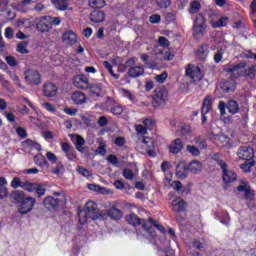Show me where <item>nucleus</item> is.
I'll return each instance as SVG.
<instances>
[{
	"instance_id": "nucleus-1",
	"label": "nucleus",
	"mask_w": 256,
	"mask_h": 256,
	"mask_svg": "<svg viewBox=\"0 0 256 256\" xmlns=\"http://www.w3.org/2000/svg\"><path fill=\"white\" fill-rule=\"evenodd\" d=\"M102 217L101 210L97 207V204L93 201H88L83 210L78 212V218L80 225H85L87 219H92V221H97Z\"/></svg>"
},
{
	"instance_id": "nucleus-2",
	"label": "nucleus",
	"mask_w": 256,
	"mask_h": 256,
	"mask_svg": "<svg viewBox=\"0 0 256 256\" xmlns=\"http://www.w3.org/2000/svg\"><path fill=\"white\" fill-rule=\"evenodd\" d=\"M205 33H207V20L203 14H197L192 26V35L194 39H203Z\"/></svg>"
},
{
	"instance_id": "nucleus-3",
	"label": "nucleus",
	"mask_w": 256,
	"mask_h": 256,
	"mask_svg": "<svg viewBox=\"0 0 256 256\" xmlns=\"http://www.w3.org/2000/svg\"><path fill=\"white\" fill-rule=\"evenodd\" d=\"M214 160L222 171V181H224V183H233V181H237V174L235 171L229 169L226 161L219 159V154L214 155Z\"/></svg>"
},
{
	"instance_id": "nucleus-4",
	"label": "nucleus",
	"mask_w": 256,
	"mask_h": 256,
	"mask_svg": "<svg viewBox=\"0 0 256 256\" xmlns=\"http://www.w3.org/2000/svg\"><path fill=\"white\" fill-rule=\"evenodd\" d=\"M169 97V92L165 86L157 87L154 90V94L152 97V105L153 107H161L167 103V99Z\"/></svg>"
},
{
	"instance_id": "nucleus-5",
	"label": "nucleus",
	"mask_w": 256,
	"mask_h": 256,
	"mask_svg": "<svg viewBox=\"0 0 256 256\" xmlns=\"http://www.w3.org/2000/svg\"><path fill=\"white\" fill-rule=\"evenodd\" d=\"M247 68V63L240 62L236 65H228L224 68V71L226 73H230V77L232 79H238V77H243L244 75V69Z\"/></svg>"
},
{
	"instance_id": "nucleus-6",
	"label": "nucleus",
	"mask_w": 256,
	"mask_h": 256,
	"mask_svg": "<svg viewBox=\"0 0 256 256\" xmlns=\"http://www.w3.org/2000/svg\"><path fill=\"white\" fill-rule=\"evenodd\" d=\"M36 203L37 200L35 198L27 196L21 202L18 212L20 213V215H27V213H31V211H33V207H35Z\"/></svg>"
},
{
	"instance_id": "nucleus-7",
	"label": "nucleus",
	"mask_w": 256,
	"mask_h": 256,
	"mask_svg": "<svg viewBox=\"0 0 256 256\" xmlns=\"http://www.w3.org/2000/svg\"><path fill=\"white\" fill-rule=\"evenodd\" d=\"M237 157L242 161H253L255 150L251 146H241L237 151Z\"/></svg>"
},
{
	"instance_id": "nucleus-8",
	"label": "nucleus",
	"mask_w": 256,
	"mask_h": 256,
	"mask_svg": "<svg viewBox=\"0 0 256 256\" xmlns=\"http://www.w3.org/2000/svg\"><path fill=\"white\" fill-rule=\"evenodd\" d=\"M25 80L29 85H41V74L37 70L29 69L25 72Z\"/></svg>"
},
{
	"instance_id": "nucleus-9",
	"label": "nucleus",
	"mask_w": 256,
	"mask_h": 256,
	"mask_svg": "<svg viewBox=\"0 0 256 256\" xmlns=\"http://www.w3.org/2000/svg\"><path fill=\"white\" fill-rule=\"evenodd\" d=\"M51 21H53V17H42L36 24V29L40 31V33H47V31H51V29L53 28V24L51 23Z\"/></svg>"
},
{
	"instance_id": "nucleus-10",
	"label": "nucleus",
	"mask_w": 256,
	"mask_h": 256,
	"mask_svg": "<svg viewBox=\"0 0 256 256\" xmlns=\"http://www.w3.org/2000/svg\"><path fill=\"white\" fill-rule=\"evenodd\" d=\"M143 147L146 149L147 155L149 157H157V152H155V141L151 137H144L142 139Z\"/></svg>"
},
{
	"instance_id": "nucleus-11",
	"label": "nucleus",
	"mask_w": 256,
	"mask_h": 256,
	"mask_svg": "<svg viewBox=\"0 0 256 256\" xmlns=\"http://www.w3.org/2000/svg\"><path fill=\"white\" fill-rule=\"evenodd\" d=\"M62 43L69 45L70 47L77 43V34L73 30H67L62 34Z\"/></svg>"
},
{
	"instance_id": "nucleus-12",
	"label": "nucleus",
	"mask_w": 256,
	"mask_h": 256,
	"mask_svg": "<svg viewBox=\"0 0 256 256\" xmlns=\"http://www.w3.org/2000/svg\"><path fill=\"white\" fill-rule=\"evenodd\" d=\"M184 148H185V144L183 143V140H181L180 138H177L171 142L169 146V151L173 155H178V153H181V151H183Z\"/></svg>"
},
{
	"instance_id": "nucleus-13",
	"label": "nucleus",
	"mask_w": 256,
	"mask_h": 256,
	"mask_svg": "<svg viewBox=\"0 0 256 256\" xmlns=\"http://www.w3.org/2000/svg\"><path fill=\"white\" fill-rule=\"evenodd\" d=\"M221 89L224 91V93H233L237 89V83H235V80L231 78L230 80H224L220 83Z\"/></svg>"
},
{
	"instance_id": "nucleus-14",
	"label": "nucleus",
	"mask_w": 256,
	"mask_h": 256,
	"mask_svg": "<svg viewBox=\"0 0 256 256\" xmlns=\"http://www.w3.org/2000/svg\"><path fill=\"white\" fill-rule=\"evenodd\" d=\"M43 205L50 211H56V209H59V199H55L53 196H48L43 200Z\"/></svg>"
},
{
	"instance_id": "nucleus-15",
	"label": "nucleus",
	"mask_w": 256,
	"mask_h": 256,
	"mask_svg": "<svg viewBox=\"0 0 256 256\" xmlns=\"http://www.w3.org/2000/svg\"><path fill=\"white\" fill-rule=\"evenodd\" d=\"M238 191L243 192L244 191V198L247 201H254L255 200V191L251 190V186L247 184H243L238 186Z\"/></svg>"
},
{
	"instance_id": "nucleus-16",
	"label": "nucleus",
	"mask_w": 256,
	"mask_h": 256,
	"mask_svg": "<svg viewBox=\"0 0 256 256\" xmlns=\"http://www.w3.org/2000/svg\"><path fill=\"white\" fill-rule=\"evenodd\" d=\"M84 91H87L90 97H100L103 89L99 84H89L84 88Z\"/></svg>"
},
{
	"instance_id": "nucleus-17",
	"label": "nucleus",
	"mask_w": 256,
	"mask_h": 256,
	"mask_svg": "<svg viewBox=\"0 0 256 256\" xmlns=\"http://www.w3.org/2000/svg\"><path fill=\"white\" fill-rule=\"evenodd\" d=\"M215 141L217 145H220V147H231V145H233L231 138L225 134L216 135Z\"/></svg>"
},
{
	"instance_id": "nucleus-18",
	"label": "nucleus",
	"mask_w": 256,
	"mask_h": 256,
	"mask_svg": "<svg viewBox=\"0 0 256 256\" xmlns=\"http://www.w3.org/2000/svg\"><path fill=\"white\" fill-rule=\"evenodd\" d=\"M57 86L53 83H45L43 93L45 97H55L57 95Z\"/></svg>"
},
{
	"instance_id": "nucleus-19",
	"label": "nucleus",
	"mask_w": 256,
	"mask_h": 256,
	"mask_svg": "<svg viewBox=\"0 0 256 256\" xmlns=\"http://www.w3.org/2000/svg\"><path fill=\"white\" fill-rule=\"evenodd\" d=\"M90 21L92 23H103L105 21V12L101 10H94L90 14Z\"/></svg>"
},
{
	"instance_id": "nucleus-20",
	"label": "nucleus",
	"mask_w": 256,
	"mask_h": 256,
	"mask_svg": "<svg viewBox=\"0 0 256 256\" xmlns=\"http://www.w3.org/2000/svg\"><path fill=\"white\" fill-rule=\"evenodd\" d=\"M128 75L132 78V79H137V77H141L143 75H145V68H143V66H134L131 67L128 70Z\"/></svg>"
},
{
	"instance_id": "nucleus-21",
	"label": "nucleus",
	"mask_w": 256,
	"mask_h": 256,
	"mask_svg": "<svg viewBox=\"0 0 256 256\" xmlns=\"http://www.w3.org/2000/svg\"><path fill=\"white\" fill-rule=\"evenodd\" d=\"M187 175H189V168L185 164L179 163L176 166V176L178 179H186Z\"/></svg>"
},
{
	"instance_id": "nucleus-22",
	"label": "nucleus",
	"mask_w": 256,
	"mask_h": 256,
	"mask_svg": "<svg viewBox=\"0 0 256 256\" xmlns=\"http://www.w3.org/2000/svg\"><path fill=\"white\" fill-rule=\"evenodd\" d=\"M208 55H209V46H207L206 44L201 45L196 52V57L200 61H205Z\"/></svg>"
},
{
	"instance_id": "nucleus-23",
	"label": "nucleus",
	"mask_w": 256,
	"mask_h": 256,
	"mask_svg": "<svg viewBox=\"0 0 256 256\" xmlns=\"http://www.w3.org/2000/svg\"><path fill=\"white\" fill-rule=\"evenodd\" d=\"M107 215L110 219H113V221H119V219L123 217V212L120 209L112 207L107 210Z\"/></svg>"
},
{
	"instance_id": "nucleus-24",
	"label": "nucleus",
	"mask_w": 256,
	"mask_h": 256,
	"mask_svg": "<svg viewBox=\"0 0 256 256\" xmlns=\"http://www.w3.org/2000/svg\"><path fill=\"white\" fill-rule=\"evenodd\" d=\"M172 209L175 213H181V211H185V200L183 198H177L172 201Z\"/></svg>"
},
{
	"instance_id": "nucleus-25",
	"label": "nucleus",
	"mask_w": 256,
	"mask_h": 256,
	"mask_svg": "<svg viewBox=\"0 0 256 256\" xmlns=\"http://www.w3.org/2000/svg\"><path fill=\"white\" fill-rule=\"evenodd\" d=\"M58 11H67L69 9V0H51Z\"/></svg>"
},
{
	"instance_id": "nucleus-26",
	"label": "nucleus",
	"mask_w": 256,
	"mask_h": 256,
	"mask_svg": "<svg viewBox=\"0 0 256 256\" xmlns=\"http://www.w3.org/2000/svg\"><path fill=\"white\" fill-rule=\"evenodd\" d=\"M202 169L203 164H201V162L197 160L192 161L188 166V171H190V173H193L194 175H197V173H201Z\"/></svg>"
},
{
	"instance_id": "nucleus-27",
	"label": "nucleus",
	"mask_w": 256,
	"mask_h": 256,
	"mask_svg": "<svg viewBox=\"0 0 256 256\" xmlns=\"http://www.w3.org/2000/svg\"><path fill=\"white\" fill-rule=\"evenodd\" d=\"M10 197L12 199V203H21L26 198L25 192L21 190H15L12 192Z\"/></svg>"
},
{
	"instance_id": "nucleus-28",
	"label": "nucleus",
	"mask_w": 256,
	"mask_h": 256,
	"mask_svg": "<svg viewBox=\"0 0 256 256\" xmlns=\"http://www.w3.org/2000/svg\"><path fill=\"white\" fill-rule=\"evenodd\" d=\"M201 11V3L197 0L190 2V6L188 8V12L190 15H199Z\"/></svg>"
},
{
	"instance_id": "nucleus-29",
	"label": "nucleus",
	"mask_w": 256,
	"mask_h": 256,
	"mask_svg": "<svg viewBox=\"0 0 256 256\" xmlns=\"http://www.w3.org/2000/svg\"><path fill=\"white\" fill-rule=\"evenodd\" d=\"M72 100L76 105H83V103H86L87 98L83 92H74L72 94Z\"/></svg>"
},
{
	"instance_id": "nucleus-30",
	"label": "nucleus",
	"mask_w": 256,
	"mask_h": 256,
	"mask_svg": "<svg viewBox=\"0 0 256 256\" xmlns=\"http://www.w3.org/2000/svg\"><path fill=\"white\" fill-rule=\"evenodd\" d=\"M213 107V97L211 95H207L203 101L202 111L203 113H209L211 108Z\"/></svg>"
},
{
	"instance_id": "nucleus-31",
	"label": "nucleus",
	"mask_w": 256,
	"mask_h": 256,
	"mask_svg": "<svg viewBox=\"0 0 256 256\" xmlns=\"http://www.w3.org/2000/svg\"><path fill=\"white\" fill-rule=\"evenodd\" d=\"M227 21H229L228 17H222L217 21L210 19V25L213 29H219V27H225L227 25Z\"/></svg>"
},
{
	"instance_id": "nucleus-32",
	"label": "nucleus",
	"mask_w": 256,
	"mask_h": 256,
	"mask_svg": "<svg viewBox=\"0 0 256 256\" xmlns=\"http://www.w3.org/2000/svg\"><path fill=\"white\" fill-rule=\"evenodd\" d=\"M201 73V68L196 67L193 64H188L186 67V77H190L191 79H195V75Z\"/></svg>"
},
{
	"instance_id": "nucleus-33",
	"label": "nucleus",
	"mask_w": 256,
	"mask_h": 256,
	"mask_svg": "<svg viewBox=\"0 0 256 256\" xmlns=\"http://www.w3.org/2000/svg\"><path fill=\"white\" fill-rule=\"evenodd\" d=\"M126 222L133 227H137V225H141V218L137 216V214H129L126 216Z\"/></svg>"
},
{
	"instance_id": "nucleus-34",
	"label": "nucleus",
	"mask_w": 256,
	"mask_h": 256,
	"mask_svg": "<svg viewBox=\"0 0 256 256\" xmlns=\"http://www.w3.org/2000/svg\"><path fill=\"white\" fill-rule=\"evenodd\" d=\"M227 109L231 115H236V113H239V104L235 100H230L227 103Z\"/></svg>"
},
{
	"instance_id": "nucleus-35",
	"label": "nucleus",
	"mask_w": 256,
	"mask_h": 256,
	"mask_svg": "<svg viewBox=\"0 0 256 256\" xmlns=\"http://www.w3.org/2000/svg\"><path fill=\"white\" fill-rule=\"evenodd\" d=\"M83 145H85V138L82 137L81 135H76L75 147L77 151H79L80 153L85 152V147H83Z\"/></svg>"
},
{
	"instance_id": "nucleus-36",
	"label": "nucleus",
	"mask_w": 256,
	"mask_h": 256,
	"mask_svg": "<svg viewBox=\"0 0 256 256\" xmlns=\"http://www.w3.org/2000/svg\"><path fill=\"white\" fill-rule=\"evenodd\" d=\"M194 143L199 149H207V140L203 136H196L194 138Z\"/></svg>"
},
{
	"instance_id": "nucleus-37",
	"label": "nucleus",
	"mask_w": 256,
	"mask_h": 256,
	"mask_svg": "<svg viewBox=\"0 0 256 256\" xmlns=\"http://www.w3.org/2000/svg\"><path fill=\"white\" fill-rule=\"evenodd\" d=\"M243 77H246L247 79H253L256 76V67L250 66L247 69H244Z\"/></svg>"
},
{
	"instance_id": "nucleus-38",
	"label": "nucleus",
	"mask_w": 256,
	"mask_h": 256,
	"mask_svg": "<svg viewBox=\"0 0 256 256\" xmlns=\"http://www.w3.org/2000/svg\"><path fill=\"white\" fill-rule=\"evenodd\" d=\"M89 6L92 9H103L105 7V0H89Z\"/></svg>"
},
{
	"instance_id": "nucleus-39",
	"label": "nucleus",
	"mask_w": 256,
	"mask_h": 256,
	"mask_svg": "<svg viewBox=\"0 0 256 256\" xmlns=\"http://www.w3.org/2000/svg\"><path fill=\"white\" fill-rule=\"evenodd\" d=\"M27 45V41L20 42L16 47L17 53H21V55H27V53H29V50H27Z\"/></svg>"
},
{
	"instance_id": "nucleus-40",
	"label": "nucleus",
	"mask_w": 256,
	"mask_h": 256,
	"mask_svg": "<svg viewBox=\"0 0 256 256\" xmlns=\"http://www.w3.org/2000/svg\"><path fill=\"white\" fill-rule=\"evenodd\" d=\"M38 183H31L29 181H24V185H22V189L27 191L28 193H33L37 187Z\"/></svg>"
},
{
	"instance_id": "nucleus-41",
	"label": "nucleus",
	"mask_w": 256,
	"mask_h": 256,
	"mask_svg": "<svg viewBox=\"0 0 256 256\" xmlns=\"http://www.w3.org/2000/svg\"><path fill=\"white\" fill-rule=\"evenodd\" d=\"M253 165H255V161L253 160H249L240 165V169H242V171H244V173H250L251 172V167H253Z\"/></svg>"
},
{
	"instance_id": "nucleus-42",
	"label": "nucleus",
	"mask_w": 256,
	"mask_h": 256,
	"mask_svg": "<svg viewBox=\"0 0 256 256\" xmlns=\"http://www.w3.org/2000/svg\"><path fill=\"white\" fill-rule=\"evenodd\" d=\"M122 175L127 181H133L135 179V174L133 173V170L129 168H125L122 172Z\"/></svg>"
},
{
	"instance_id": "nucleus-43",
	"label": "nucleus",
	"mask_w": 256,
	"mask_h": 256,
	"mask_svg": "<svg viewBox=\"0 0 256 256\" xmlns=\"http://www.w3.org/2000/svg\"><path fill=\"white\" fill-rule=\"evenodd\" d=\"M186 151H188V153H191L193 157H199V155H201V151L199 150V148L192 145H187Z\"/></svg>"
},
{
	"instance_id": "nucleus-44",
	"label": "nucleus",
	"mask_w": 256,
	"mask_h": 256,
	"mask_svg": "<svg viewBox=\"0 0 256 256\" xmlns=\"http://www.w3.org/2000/svg\"><path fill=\"white\" fill-rule=\"evenodd\" d=\"M36 192L37 197L41 198L43 195H45L47 189H45V186L42 184H36V188L34 190Z\"/></svg>"
},
{
	"instance_id": "nucleus-45",
	"label": "nucleus",
	"mask_w": 256,
	"mask_h": 256,
	"mask_svg": "<svg viewBox=\"0 0 256 256\" xmlns=\"http://www.w3.org/2000/svg\"><path fill=\"white\" fill-rule=\"evenodd\" d=\"M136 61H137V58H129V59H127L125 61V64H122V67H123L122 72H125L127 67H130V69H131V67H134Z\"/></svg>"
},
{
	"instance_id": "nucleus-46",
	"label": "nucleus",
	"mask_w": 256,
	"mask_h": 256,
	"mask_svg": "<svg viewBox=\"0 0 256 256\" xmlns=\"http://www.w3.org/2000/svg\"><path fill=\"white\" fill-rule=\"evenodd\" d=\"M103 65L106 69H108L110 75L114 77V79H119L120 75L113 72V66H111V63H109L108 61H104Z\"/></svg>"
},
{
	"instance_id": "nucleus-47",
	"label": "nucleus",
	"mask_w": 256,
	"mask_h": 256,
	"mask_svg": "<svg viewBox=\"0 0 256 256\" xmlns=\"http://www.w3.org/2000/svg\"><path fill=\"white\" fill-rule=\"evenodd\" d=\"M36 165H39V167H43V165H47V159H45V156L43 155H37L34 157Z\"/></svg>"
},
{
	"instance_id": "nucleus-48",
	"label": "nucleus",
	"mask_w": 256,
	"mask_h": 256,
	"mask_svg": "<svg viewBox=\"0 0 256 256\" xmlns=\"http://www.w3.org/2000/svg\"><path fill=\"white\" fill-rule=\"evenodd\" d=\"M24 183L25 182L21 181L19 177H15L11 182V187H13V189H18V187H21V189H23Z\"/></svg>"
},
{
	"instance_id": "nucleus-49",
	"label": "nucleus",
	"mask_w": 256,
	"mask_h": 256,
	"mask_svg": "<svg viewBox=\"0 0 256 256\" xmlns=\"http://www.w3.org/2000/svg\"><path fill=\"white\" fill-rule=\"evenodd\" d=\"M73 85L75 87H77V89H82V91H85V88L87 86H83L82 82H81V78H79V76H75L73 79Z\"/></svg>"
},
{
	"instance_id": "nucleus-50",
	"label": "nucleus",
	"mask_w": 256,
	"mask_h": 256,
	"mask_svg": "<svg viewBox=\"0 0 256 256\" xmlns=\"http://www.w3.org/2000/svg\"><path fill=\"white\" fill-rule=\"evenodd\" d=\"M167 77H168L167 72H163L160 75L155 76L154 79L157 83H165V81H167Z\"/></svg>"
},
{
	"instance_id": "nucleus-51",
	"label": "nucleus",
	"mask_w": 256,
	"mask_h": 256,
	"mask_svg": "<svg viewBox=\"0 0 256 256\" xmlns=\"http://www.w3.org/2000/svg\"><path fill=\"white\" fill-rule=\"evenodd\" d=\"M65 155L69 161H74V159H77V152L74 148L66 152Z\"/></svg>"
},
{
	"instance_id": "nucleus-52",
	"label": "nucleus",
	"mask_w": 256,
	"mask_h": 256,
	"mask_svg": "<svg viewBox=\"0 0 256 256\" xmlns=\"http://www.w3.org/2000/svg\"><path fill=\"white\" fill-rule=\"evenodd\" d=\"M156 3L158 7H161L162 9H167V7L171 5V0H156Z\"/></svg>"
},
{
	"instance_id": "nucleus-53",
	"label": "nucleus",
	"mask_w": 256,
	"mask_h": 256,
	"mask_svg": "<svg viewBox=\"0 0 256 256\" xmlns=\"http://www.w3.org/2000/svg\"><path fill=\"white\" fill-rule=\"evenodd\" d=\"M64 169L65 167L63 166V163L58 162L52 173H54L55 175H59L62 171H64Z\"/></svg>"
},
{
	"instance_id": "nucleus-54",
	"label": "nucleus",
	"mask_w": 256,
	"mask_h": 256,
	"mask_svg": "<svg viewBox=\"0 0 256 256\" xmlns=\"http://www.w3.org/2000/svg\"><path fill=\"white\" fill-rule=\"evenodd\" d=\"M77 172L82 175L83 177H91V172L83 167H78Z\"/></svg>"
},
{
	"instance_id": "nucleus-55",
	"label": "nucleus",
	"mask_w": 256,
	"mask_h": 256,
	"mask_svg": "<svg viewBox=\"0 0 256 256\" xmlns=\"http://www.w3.org/2000/svg\"><path fill=\"white\" fill-rule=\"evenodd\" d=\"M9 195V190L7 186L0 185V199H5Z\"/></svg>"
},
{
	"instance_id": "nucleus-56",
	"label": "nucleus",
	"mask_w": 256,
	"mask_h": 256,
	"mask_svg": "<svg viewBox=\"0 0 256 256\" xmlns=\"http://www.w3.org/2000/svg\"><path fill=\"white\" fill-rule=\"evenodd\" d=\"M143 123L147 131H153V120L145 119Z\"/></svg>"
},
{
	"instance_id": "nucleus-57",
	"label": "nucleus",
	"mask_w": 256,
	"mask_h": 256,
	"mask_svg": "<svg viewBox=\"0 0 256 256\" xmlns=\"http://www.w3.org/2000/svg\"><path fill=\"white\" fill-rule=\"evenodd\" d=\"M61 147H62L63 153L65 154L73 149V146H71V144H69L68 142H62Z\"/></svg>"
},
{
	"instance_id": "nucleus-58",
	"label": "nucleus",
	"mask_w": 256,
	"mask_h": 256,
	"mask_svg": "<svg viewBox=\"0 0 256 256\" xmlns=\"http://www.w3.org/2000/svg\"><path fill=\"white\" fill-rule=\"evenodd\" d=\"M107 161L111 165H118V163H119V160L117 159V156H115L113 154L108 155Z\"/></svg>"
},
{
	"instance_id": "nucleus-59",
	"label": "nucleus",
	"mask_w": 256,
	"mask_h": 256,
	"mask_svg": "<svg viewBox=\"0 0 256 256\" xmlns=\"http://www.w3.org/2000/svg\"><path fill=\"white\" fill-rule=\"evenodd\" d=\"M149 21L153 24L161 23V16L158 14H153L150 16Z\"/></svg>"
},
{
	"instance_id": "nucleus-60",
	"label": "nucleus",
	"mask_w": 256,
	"mask_h": 256,
	"mask_svg": "<svg viewBox=\"0 0 256 256\" xmlns=\"http://www.w3.org/2000/svg\"><path fill=\"white\" fill-rule=\"evenodd\" d=\"M6 63H8L10 67H17V60L13 56H7Z\"/></svg>"
},
{
	"instance_id": "nucleus-61",
	"label": "nucleus",
	"mask_w": 256,
	"mask_h": 256,
	"mask_svg": "<svg viewBox=\"0 0 256 256\" xmlns=\"http://www.w3.org/2000/svg\"><path fill=\"white\" fill-rule=\"evenodd\" d=\"M16 133L19 137H21L22 139H25V137H27V130L23 129V127H18L16 129Z\"/></svg>"
},
{
	"instance_id": "nucleus-62",
	"label": "nucleus",
	"mask_w": 256,
	"mask_h": 256,
	"mask_svg": "<svg viewBox=\"0 0 256 256\" xmlns=\"http://www.w3.org/2000/svg\"><path fill=\"white\" fill-rule=\"evenodd\" d=\"M158 43L161 45V47H169V40L166 37H159L158 38Z\"/></svg>"
},
{
	"instance_id": "nucleus-63",
	"label": "nucleus",
	"mask_w": 256,
	"mask_h": 256,
	"mask_svg": "<svg viewBox=\"0 0 256 256\" xmlns=\"http://www.w3.org/2000/svg\"><path fill=\"white\" fill-rule=\"evenodd\" d=\"M221 59H223V49L218 50L214 55L215 63H221Z\"/></svg>"
},
{
	"instance_id": "nucleus-64",
	"label": "nucleus",
	"mask_w": 256,
	"mask_h": 256,
	"mask_svg": "<svg viewBox=\"0 0 256 256\" xmlns=\"http://www.w3.org/2000/svg\"><path fill=\"white\" fill-rule=\"evenodd\" d=\"M46 157L48 161H51V163H57V156L52 152H47Z\"/></svg>"
}]
</instances>
